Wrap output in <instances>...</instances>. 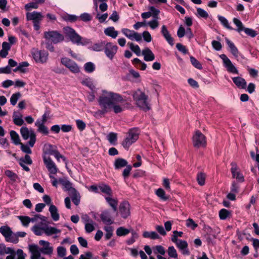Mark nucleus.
I'll use <instances>...</instances> for the list:
<instances>
[{
    "mask_svg": "<svg viewBox=\"0 0 259 259\" xmlns=\"http://www.w3.org/2000/svg\"><path fill=\"white\" fill-rule=\"evenodd\" d=\"M134 100L136 104L140 109L147 111L150 109L148 96L140 90L136 91L133 94Z\"/></svg>",
    "mask_w": 259,
    "mask_h": 259,
    "instance_id": "obj_3",
    "label": "nucleus"
},
{
    "mask_svg": "<svg viewBox=\"0 0 259 259\" xmlns=\"http://www.w3.org/2000/svg\"><path fill=\"white\" fill-rule=\"evenodd\" d=\"M106 41H101L94 44L91 47L92 50L96 52H100L104 50Z\"/></svg>",
    "mask_w": 259,
    "mask_h": 259,
    "instance_id": "obj_27",
    "label": "nucleus"
},
{
    "mask_svg": "<svg viewBox=\"0 0 259 259\" xmlns=\"http://www.w3.org/2000/svg\"><path fill=\"white\" fill-rule=\"evenodd\" d=\"M6 176H7L11 181L15 182L18 179V176L10 170H6L5 171Z\"/></svg>",
    "mask_w": 259,
    "mask_h": 259,
    "instance_id": "obj_43",
    "label": "nucleus"
},
{
    "mask_svg": "<svg viewBox=\"0 0 259 259\" xmlns=\"http://www.w3.org/2000/svg\"><path fill=\"white\" fill-rule=\"evenodd\" d=\"M186 225L187 227H190L193 230L198 226L197 224H196L191 219H189L186 221Z\"/></svg>",
    "mask_w": 259,
    "mask_h": 259,
    "instance_id": "obj_62",
    "label": "nucleus"
},
{
    "mask_svg": "<svg viewBox=\"0 0 259 259\" xmlns=\"http://www.w3.org/2000/svg\"><path fill=\"white\" fill-rule=\"evenodd\" d=\"M18 161L20 165H22V163L31 165L32 163V160L30 156L28 155H26L24 157L19 158Z\"/></svg>",
    "mask_w": 259,
    "mask_h": 259,
    "instance_id": "obj_37",
    "label": "nucleus"
},
{
    "mask_svg": "<svg viewBox=\"0 0 259 259\" xmlns=\"http://www.w3.org/2000/svg\"><path fill=\"white\" fill-rule=\"evenodd\" d=\"M105 198L108 204L112 208L114 211L117 209L118 200L114 198L112 195L109 196H105Z\"/></svg>",
    "mask_w": 259,
    "mask_h": 259,
    "instance_id": "obj_20",
    "label": "nucleus"
},
{
    "mask_svg": "<svg viewBox=\"0 0 259 259\" xmlns=\"http://www.w3.org/2000/svg\"><path fill=\"white\" fill-rule=\"evenodd\" d=\"M81 83L88 87L92 91H94L96 89L95 85L93 80L91 78H86L81 81Z\"/></svg>",
    "mask_w": 259,
    "mask_h": 259,
    "instance_id": "obj_31",
    "label": "nucleus"
},
{
    "mask_svg": "<svg viewBox=\"0 0 259 259\" xmlns=\"http://www.w3.org/2000/svg\"><path fill=\"white\" fill-rule=\"evenodd\" d=\"M233 22L238 27L237 31L240 32L242 31L244 27L243 26L242 23L239 19L237 18L233 19Z\"/></svg>",
    "mask_w": 259,
    "mask_h": 259,
    "instance_id": "obj_59",
    "label": "nucleus"
},
{
    "mask_svg": "<svg viewBox=\"0 0 259 259\" xmlns=\"http://www.w3.org/2000/svg\"><path fill=\"white\" fill-rule=\"evenodd\" d=\"M218 19L221 23L227 28L232 30V28L229 25L228 20L224 17L218 16Z\"/></svg>",
    "mask_w": 259,
    "mask_h": 259,
    "instance_id": "obj_55",
    "label": "nucleus"
},
{
    "mask_svg": "<svg viewBox=\"0 0 259 259\" xmlns=\"http://www.w3.org/2000/svg\"><path fill=\"white\" fill-rule=\"evenodd\" d=\"M21 96V94L19 92L13 94L10 98V102L11 104L13 106L15 105L18 100L20 98Z\"/></svg>",
    "mask_w": 259,
    "mask_h": 259,
    "instance_id": "obj_50",
    "label": "nucleus"
},
{
    "mask_svg": "<svg viewBox=\"0 0 259 259\" xmlns=\"http://www.w3.org/2000/svg\"><path fill=\"white\" fill-rule=\"evenodd\" d=\"M10 136L13 142L16 145L20 144L21 143L20 142L19 135L15 131H11L10 132Z\"/></svg>",
    "mask_w": 259,
    "mask_h": 259,
    "instance_id": "obj_39",
    "label": "nucleus"
},
{
    "mask_svg": "<svg viewBox=\"0 0 259 259\" xmlns=\"http://www.w3.org/2000/svg\"><path fill=\"white\" fill-rule=\"evenodd\" d=\"M104 33L106 35L109 36L113 38H116L118 34V31H116L113 27H110L106 28L104 30Z\"/></svg>",
    "mask_w": 259,
    "mask_h": 259,
    "instance_id": "obj_32",
    "label": "nucleus"
},
{
    "mask_svg": "<svg viewBox=\"0 0 259 259\" xmlns=\"http://www.w3.org/2000/svg\"><path fill=\"white\" fill-rule=\"evenodd\" d=\"M190 61L192 65L198 69H202V67L200 63L194 57L191 56L190 57Z\"/></svg>",
    "mask_w": 259,
    "mask_h": 259,
    "instance_id": "obj_54",
    "label": "nucleus"
},
{
    "mask_svg": "<svg viewBox=\"0 0 259 259\" xmlns=\"http://www.w3.org/2000/svg\"><path fill=\"white\" fill-rule=\"evenodd\" d=\"M131 232L132 233V237L126 241L127 243L129 245L133 244L138 237V234L132 229Z\"/></svg>",
    "mask_w": 259,
    "mask_h": 259,
    "instance_id": "obj_56",
    "label": "nucleus"
},
{
    "mask_svg": "<svg viewBox=\"0 0 259 259\" xmlns=\"http://www.w3.org/2000/svg\"><path fill=\"white\" fill-rule=\"evenodd\" d=\"M121 32L131 40H135L137 41H139L142 39L141 34L134 30L127 28H123L121 29Z\"/></svg>",
    "mask_w": 259,
    "mask_h": 259,
    "instance_id": "obj_15",
    "label": "nucleus"
},
{
    "mask_svg": "<svg viewBox=\"0 0 259 259\" xmlns=\"http://www.w3.org/2000/svg\"><path fill=\"white\" fill-rule=\"evenodd\" d=\"M14 123L18 126H21L24 124L23 115L19 112L14 111L13 114Z\"/></svg>",
    "mask_w": 259,
    "mask_h": 259,
    "instance_id": "obj_22",
    "label": "nucleus"
},
{
    "mask_svg": "<svg viewBox=\"0 0 259 259\" xmlns=\"http://www.w3.org/2000/svg\"><path fill=\"white\" fill-rule=\"evenodd\" d=\"M143 236L145 238H149L152 239L159 238V235L155 232H143Z\"/></svg>",
    "mask_w": 259,
    "mask_h": 259,
    "instance_id": "obj_40",
    "label": "nucleus"
},
{
    "mask_svg": "<svg viewBox=\"0 0 259 259\" xmlns=\"http://www.w3.org/2000/svg\"><path fill=\"white\" fill-rule=\"evenodd\" d=\"M49 211L51 213V217L54 221H57L59 219V214L58 212L57 207L53 204H51L49 208Z\"/></svg>",
    "mask_w": 259,
    "mask_h": 259,
    "instance_id": "obj_28",
    "label": "nucleus"
},
{
    "mask_svg": "<svg viewBox=\"0 0 259 259\" xmlns=\"http://www.w3.org/2000/svg\"><path fill=\"white\" fill-rule=\"evenodd\" d=\"M127 45L129 46L131 50L137 56H140L141 55V50L138 45H135L133 43L130 42H128Z\"/></svg>",
    "mask_w": 259,
    "mask_h": 259,
    "instance_id": "obj_44",
    "label": "nucleus"
},
{
    "mask_svg": "<svg viewBox=\"0 0 259 259\" xmlns=\"http://www.w3.org/2000/svg\"><path fill=\"white\" fill-rule=\"evenodd\" d=\"M81 220L84 224V229L87 233H91L95 230L96 223L87 214H83L81 216Z\"/></svg>",
    "mask_w": 259,
    "mask_h": 259,
    "instance_id": "obj_13",
    "label": "nucleus"
},
{
    "mask_svg": "<svg viewBox=\"0 0 259 259\" xmlns=\"http://www.w3.org/2000/svg\"><path fill=\"white\" fill-rule=\"evenodd\" d=\"M127 162L124 159L118 158L114 163L115 167L116 169L121 168L123 167L127 166Z\"/></svg>",
    "mask_w": 259,
    "mask_h": 259,
    "instance_id": "obj_35",
    "label": "nucleus"
},
{
    "mask_svg": "<svg viewBox=\"0 0 259 259\" xmlns=\"http://www.w3.org/2000/svg\"><path fill=\"white\" fill-rule=\"evenodd\" d=\"M167 253L169 257L178 259V253L174 246H169L168 248Z\"/></svg>",
    "mask_w": 259,
    "mask_h": 259,
    "instance_id": "obj_45",
    "label": "nucleus"
},
{
    "mask_svg": "<svg viewBox=\"0 0 259 259\" xmlns=\"http://www.w3.org/2000/svg\"><path fill=\"white\" fill-rule=\"evenodd\" d=\"M31 54L36 63L42 64L47 62L48 60V53L46 51L33 49Z\"/></svg>",
    "mask_w": 259,
    "mask_h": 259,
    "instance_id": "obj_8",
    "label": "nucleus"
},
{
    "mask_svg": "<svg viewBox=\"0 0 259 259\" xmlns=\"http://www.w3.org/2000/svg\"><path fill=\"white\" fill-rule=\"evenodd\" d=\"M32 231L35 235L40 236L44 232V227H40L37 225H35L32 228Z\"/></svg>",
    "mask_w": 259,
    "mask_h": 259,
    "instance_id": "obj_49",
    "label": "nucleus"
},
{
    "mask_svg": "<svg viewBox=\"0 0 259 259\" xmlns=\"http://www.w3.org/2000/svg\"><path fill=\"white\" fill-rule=\"evenodd\" d=\"M233 82L240 89H245L246 82L245 79L241 77H234L232 78Z\"/></svg>",
    "mask_w": 259,
    "mask_h": 259,
    "instance_id": "obj_23",
    "label": "nucleus"
},
{
    "mask_svg": "<svg viewBox=\"0 0 259 259\" xmlns=\"http://www.w3.org/2000/svg\"><path fill=\"white\" fill-rule=\"evenodd\" d=\"M231 171L233 178L236 179L237 181L240 182L244 181V177L242 174H241L238 166L235 162H232L231 163Z\"/></svg>",
    "mask_w": 259,
    "mask_h": 259,
    "instance_id": "obj_16",
    "label": "nucleus"
},
{
    "mask_svg": "<svg viewBox=\"0 0 259 259\" xmlns=\"http://www.w3.org/2000/svg\"><path fill=\"white\" fill-rule=\"evenodd\" d=\"M132 231V229H126L123 227H119L116 230V235L118 236H125Z\"/></svg>",
    "mask_w": 259,
    "mask_h": 259,
    "instance_id": "obj_36",
    "label": "nucleus"
},
{
    "mask_svg": "<svg viewBox=\"0 0 259 259\" xmlns=\"http://www.w3.org/2000/svg\"><path fill=\"white\" fill-rule=\"evenodd\" d=\"M21 135L25 140L30 138L29 141V146L31 147H33L36 141V135L32 129H28L26 126H22L20 129Z\"/></svg>",
    "mask_w": 259,
    "mask_h": 259,
    "instance_id": "obj_6",
    "label": "nucleus"
},
{
    "mask_svg": "<svg viewBox=\"0 0 259 259\" xmlns=\"http://www.w3.org/2000/svg\"><path fill=\"white\" fill-rule=\"evenodd\" d=\"M26 254L24 253L23 251L21 249H18L15 252V258L16 259H25Z\"/></svg>",
    "mask_w": 259,
    "mask_h": 259,
    "instance_id": "obj_52",
    "label": "nucleus"
},
{
    "mask_svg": "<svg viewBox=\"0 0 259 259\" xmlns=\"http://www.w3.org/2000/svg\"><path fill=\"white\" fill-rule=\"evenodd\" d=\"M142 54L146 61H152L154 60V55L148 48L144 49L142 52Z\"/></svg>",
    "mask_w": 259,
    "mask_h": 259,
    "instance_id": "obj_21",
    "label": "nucleus"
},
{
    "mask_svg": "<svg viewBox=\"0 0 259 259\" xmlns=\"http://www.w3.org/2000/svg\"><path fill=\"white\" fill-rule=\"evenodd\" d=\"M139 133V130L137 128L130 129L127 133L126 138L122 142L123 147L125 149H128L138 140Z\"/></svg>",
    "mask_w": 259,
    "mask_h": 259,
    "instance_id": "obj_4",
    "label": "nucleus"
},
{
    "mask_svg": "<svg viewBox=\"0 0 259 259\" xmlns=\"http://www.w3.org/2000/svg\"><path fill=\"white\" fill-rule=\"evenodd\" d=\"M101 218L104 223L112 224L113 223V221L111 219L110 214L108 211L103 212L101 214Z\"/></svg>",
    "mask_w": 259,
    "mask_h": 259,
    "instance_id": "obj_29",
    "label": "nucleus"
},
{
    "mask_svg": "<svg viewBox=\"0 0 259 259\" xmlns=\"http://www.w3.org/2000/svg\"><path fill=\"white\" fill-rule=\"evenodd\" d=\"M0 233L5 237L6 241L17 243V239L11 228L7 226H3L0 228Z\"/></svg>",
    "mask_w": 259,
    "mask_h": 259,
    "instance_id": "obj_7",
    "label": "nucleus"
},
{
    "mask_svg": "<svg viewBox=\"0 0 259 259\" xmlns=\"http://www.w3.org/2000/svg\"><path fill=\"white\" fill-rule=\"evenodd\" d=\"M59 182L67 190H69L72 188V185L66 179H60L59 180Z\"/></svg>",
    "mask_w": 259,
    "mask_h": 259,
    "instance_id": "obj_46",
    "label": "nucleus"
},
{
    "mask_svg": "<svg viewBox=\"0 0 259 259\" xmlns=\"http://www.w3.org/2000/svg\"><path fill=\"white\" fill-rule=\"evenodd\" d=\"M153 250L155 254L159 253V255H163L165 253V250L163 247L161 245H156L153 247Z\"/></svg>",
    "mask_w": 259,
    "mask_h": 259,
    "instance_id": "obj_42",
    "label": "nucleus"
},
{
    "mask_svg": "<svg viewBox=\"0 0 259 259\" xmlns=\"http://www.w3.org/2000/svg\"><path fill=\"white\" fill-rule=\"evenodd\" d=\"M79 18L81 20L84 22L90 21L92 19V16L90 14L87 13H84L83 14H81L79 16Z\"/></svg>",
    "mask_w": 259,
    "mask_h": 259,
    "instance_id": "obj_58",
    "label": "nucleus"
},
{
    "mask_svg": "<svg viewBox=\"0 0 259 259\" xmlns=\"http://www.w3.org/2000/svg\"><path fill=\"white\" fill-rule=\"evenodd\" d=\"M44 37L54 44H57L64 40L63 35L56 31H46L44 33Z\"/></svg>",
    "mask_w": 259,
    "mask_h": 259,
    "instance_id": "obj_9",
    "label": "nucleus"
},
{
    "mask_svg": "<svg viewBox=\"0 0 259 259\" xmlns=\"http://www.w3.org/2000/svg\"><path fill=\"white\" fill-rule=\"evenodd\" d=\"M205 178L206 176L204 173L200 172L197 175V181L198 184L201 185L203 186L205 184Z\"/></svg>",
    "mask_w": 259,
    "mask_h": 259,
    "instance_id": "obj_51",
    "label": "nucleus"
},
{
    "mask_svg": "<svg viewBox=\"0 0 259 259\" xmlns=\"http://www.w3.org/2000/svg\"><path fill=\"white\" fill-rule=\"evenodd\" d=\"M18 218L21 221L24 227H28L30 223V218L27 216H18Z\"/></svg>",
    "mask_w": 259,
    "mask_h": 259,
    "instance_id": "obj_53",
    "label": "nucleus"
},
{
    "mask_svg": "<svg viewBox=\"0 0 259 259\" xmlns=\"http://www.w3.org/2000/svg\"><path fill=\"white\" fill-rule=\"evenodd\" d=\"M26 15L27 20H32L33 23L36 22H40L43 18V16L40 13L35 11L27 13Z\"/></svg>",
    "mask_w": 259,
    "mask_h": 259,
    "instance_id": "obj_19",
    "label": "nucleus"
},
{
    "mask_svg": "<svg viewBox=\"0 0 259 259\" xmlns=\"http://www.w3.org/2000/svg\"><path fill=\"white\" fill-rule=\"evenodd\" d=\"M197 15L200 17L207 18L208 17V13L204 10L199 8L197 9Z\"/></svg>",
    "mask_w": 259,
    "mask_h": 259,
    "instance_id": "obj_57",
    "label": "nucleus"
},
{
    "mask_svg": "<svg viewBox=\"0 0 259 259\" xmlns=\"http://www.w3.org/2000/svg\"><path fill=\"white\" fill-rule=\"evenodd\" d=\"M156 195L161 200L166 201L168 199V197L165 195V191L162 188H159L156 191Z\"/></svg>",
    "mask_w": 259,
    "mask_h": 259,
    "instance_id": "obj_41",
    "label": "nucleus"
},
{
    "mask_svg": "<svg viewBox=\"0 0 259 259\" xmlns=\"http://www.w3.org/2000/svg\"><path fill=\"white\" fill-rule=\"evenodd\" d=\"M61 63L66 67L74 73H78L80 71L79 68L77 64L70 59L64 57L61 59Z\"/></svg>",
    "mask_w": 259,
    "mask_h": 259,
    "instance_id": "obj_11",
    "label": "nucleus"
},
{
    "mask_svg": "<svg viewBox=\"0 0 259 259\" xmlns=\"http://www.w3.org/2000/svg\"><path fill=\"white\" fill-rule=\"evenodd\" d=\"M44 163L51 174H55L57 171V168L55 163L49 157L44 156L43 157Z\"/></svg>",
    "mask_w": 259,
    "mask_h": 259,
    "instance_id": "obj_18",
    "label": "nucleus"
},
{
    "mask_svg": "<svg viewBox=\"0 0 259 259\" xmlns=\"http://www.w3.org/2000/svg\"><path fill=\"white\" fill-rule=\"evenodd\" d=\"M15 251L11 247H7L4 244H0V254H14Z\"/></svg>",
    "mask_w": 259,
    "mask_h": 259,
    "instance_id": "obj_26",
    "label": "nucleus"
},
{
    "mask_svg": "<svg viewBox=\"0 0 259 259\" xmlns=\"http://www.w3.org/2000/svg\"><path fill=\"white\" fill-rule=\"evenodd\" d=\"M98 188L100 190L105 194L106 196H109L110 195H112V191L110 187L106 184H101L98 186Z\"/></svg>",
    "mask_w": 259,
    "mask_h": 259,
    "instance_id": "obj_30",
    "label": "nucleus"
},
{
    "mask_svg": "<svg viewBox=\"0 0 259 259\" xmlns=\"http://www.w3.org/2000/svg\"><path fill=\"white\" fill-rule=\"evenodd\" d=\"M57 252L58 256L63 257L66 254V250L64 247L59 246L57 248Z\"/></svg>",
    "mask_w": 259,
    "mask_h": 259,
    "instance_id": "obj_60",
    "label": "nucleus"
},
{
    "mask_svg": "<svg viewBox=\"0 0 259 259\" xmlns=\"http://www.w3.org/2000/svg\"><path fill=\"white\" fill-rule=\"evenodd\" d=\"M64 33L70 38V40L77 44L84 45L88 42L86 39H82L75 30L69 27H66L63 28Z\"/></svg>",
    "mask_w": 259,
    "mask_h": 259,
    "instance_id": "obj_5",
    "label": "nucleus"
},
{
    "mask_svg": "<svg viewBox=\"0 0 259 259\" xmlns=\"http://www.w3.org/2000/svg\"><path fill=\"white\" fill-rule=\"evenodd\" d=\"M142 36L145 41L149 42L152 40V37L150 33L147 31H145L142 33Z\"/></svg>",
    "mask_w": 259,
    "mask_h": 259,
    "instance_id": "obj_63",
    "label": "nucleus"
},
{
    "mask_svg": "<svg viewBox=\"0 0 259 259\" xmlns=\"http://www.w3.org/2000/svg\"><path fill=\"white\" fill-rule=\"evenodd\" d=\"M84 70L89 73L93 72L95 69V65L92 62H88L84 65Z\"/></svg>",
    "mask_w": 259,
    "mask_h": 259,
    "instance_id": "obj_48",
    "label": "nucleus"
},
{
    "mask_svg": "<svg viewBox=\"0 0 259 259\" xmlns=\"http://www.w3.org/2000/svg\"><path fill=\"white\" fill-rule=\"evenodd\" d=\"M193 145L195 147L200 148L204 147L206 144V141L205 136L200 131L195 132L192 138Z\"/></svg>",
    "mask_w": 259,
    "mask_h": 259,
    "instance_id": "obj_10",
    "label": "nucleus"
},
{
    "mask_svg": "<svg viewBox=\"0 0 259 259\" xmlns=\"http://www.w3.org/2000/svg\"><path fill=\"white\" fill-rule=\"evenodd\" d=\"M104 50L107 57L112 60L117 52L118 47L112 42L106 41Z\"/></svg>",
    "mask_w": 259,
    "mask_h": 259,
    "instance_id": "obj_12",
    "label": "nucleus"
},
{
    "mask_svg": "<svg viewBox=\"0 0 259 259\" xmlns=\"http://www.w3.org/2000/svg\"><path fill=\"white\" fill-rule=\"evenodd\" d=\"M93 254L91 252L88 251L84 254H81L78 259H92L93 258Z\"/></svg>",
    "mask_w": 259,
    "mask_h": 259,
    "instance_id": "obj_64",
    "label": "nucleus"
},
{
    "mask_svg": "<svg viewBox=\"0 0 259 259\" xmlns=\"http://www.w3.org/2000/svg\"><path fill=\"white\" fill-rule=\"evenodd\" d=\"M44 124H45L44 123L39 122V119H37L35 123V125L38 127V131L44 134L47 135L49 133L48 129Z\"/></svg>",
    "mask_w": 259,
    "mask_h": 259,
    "instance_id": "obj_33",
    "label": "nucleus"
},
{
    "mask_svg": "<svg viewBox=\"0 0 259 259\" xmlns=\"http://www.w3.org/2000/svg\"><path fill=\"white\" fill-rule=\"evenodd\" d=\"M73 191H74L75 193L72 196V200L75 205H77L80 202V196L79 194L77 193L74 189H73Z\"/></svg>",
    "mask_w": 259,
    "mask_h": 259,
    "instance_id": "obj_61",
    "label": "nucleus"
},
{
    "mask_svg": "<svg viewBox=\"0 0 259 259\" xmlns=\"http://www.w3.org/2000/svg\"><path fill=\"white\" fill-rule=\"evenodd\" d=\"M123 101L122 97L116 93L105 90L102 91V93L99 97L98 102L102 113H106L112 109L115 113L122 112L124 107L119 103Z\"/></svg>",
    "mask_w": 259,
    "mask_h": 259,
    "instance_id": "obj_1",
    "label": "nucleus"
},
{
    "mask_svg": "<svg viewBox=\"0 0 259 259\" xmlns=\"http://www.w3.org/2000/svg\"><path fill=\"white\" fill-rule=\"evenodd\" d=\"M178 247H179L181 250H183V253L184 254H188L189 253L187 248L188 247V243L186 241L183 240H179L176 244Z\"/></svg>",
    "mask_w": 259,
    "mask_h": 259,
    "instance_id": "obj_34",
    "label": "nucleus"
},
{
    "mask_svg": "<svg viewBox=\"0 0 259 259\" xmlns=\"http://www.w3.org/2000/svg\"><path fill=\"white\" fill-rule=\"evenodd\" d=\"M226 41L232 54L236 58H238L239 55V53L237 48L235 46L234 44L228 38H226Z\"/></svg>",
    "mask_w": 259,
    "mask_h": 259,
    "instance_id": "obj_24",
    "label": "nucleus"
},
{
    "mask_svg": "<svg viewBox=\"0 0 259 259\" xmlns=\"http://www.w3.org/2000/svg\"><path fill=\"white\" fill-rule=\"evenodd\" d=\"M61 230L57 229L56 228L51 227V226H46L44 227V233L47 236H51L54 234H57L60 233Z\"/></svg>",
    "mask_w": 259,
    "mask_h": 259,
    "instance_id": "obj_25",
    "label": "nucleus"
},
{
    "mask_svg": "<svg viewBox=\"0 0 259 259\" xmlns=\"http://www.w3.org/2000/svg\"><path fill=\"white\" fill-rule=\"evenodd\" d=\"M104 229L106 232L105 238L106 240H109L113 235V227L110 226H105Z\"/></svg>",
    "mask_w": 259,
    "mask_h": 259,
    "instance_id": "obj_38",
    "label": "nucleus"
},
{
    "mask_svg": "<svg viewBox=\"0 0 259 259\" xmlns=\"http://www.w3.org/2000/svg\"><path fill=\"white\" fill-rule=\"evenodd\" d=\"M107 139L111 144L114 145L117 139V134L114 133H109L107 136Z\"/></svg>",
    "mask_w": 259,
    "mask_h": 259,
    "instance_id": "obj_47",
    "label": "nucleus"
},
{
    "mask_svg": "<svg viewBox=\"0 0 259 259\" xmlns=\"http://www.w3.org/2000/svg\"><path fill=\"white\" fill-rule=\"evenodd\" d=\"M39 244L42 246L39 248L37 245L32 244L29 246L31 252L30 259H39L41 252L44 254L51 255L53 252V247L50 245V243L47 241L40 240Z\"/></svg>",
    "mask_w": 259,
    "mask_h": 259,
    "instance_id": "obj_2",
    "label": "nucleus"
},
{
    "mask_svg": "<svg viewBox=\"0 0 259 259\" xmlns=\"http://www.w3.org/2000/svg\"><path fill=\"white\" fill-rule=\"evenodd\" d=\"M220 57L223 60L224 66L229 72L236 74H239V72L237 68L226 55L222 54Z\"/></svg>",
    "mask_w": 259,
    "mask_h": 259,
    "instance_id": "obj_14",
    "label": "nucleus"
},
{
    "mask_svg": "<svg viewBox=\"0 0 259 259\" xmlns=\"http://www.w3.org/2000/svg\"><path fill=\"white\" fill-rule=\"evenodd\" d=\"M119 212L121 217L127 218L130 215V205L127 201H123L120 204Z\"/></svg>",
    "mask_w": 259,
    "mask_h": 259,
    "instance_id": "obj_17",
    "label": "nucleus"
}]
</instances>
